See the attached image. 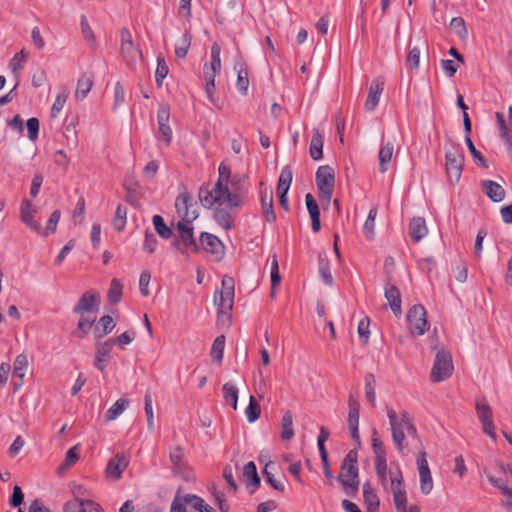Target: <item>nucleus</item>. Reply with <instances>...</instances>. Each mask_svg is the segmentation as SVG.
<instances>
[{"label": "nucleus", "mask_w": 512, "mask_h": 512, "mask_svg": "<svg viewBox=\"0 0 512 512\" xmlns=\"http://www.w3.org/2000/svg\"><path fill=\"white\" fill-rule=\"evenodd\" d=\"M246 177L243 175H233L229 183L221 186L220 183L203 185L199 189L198 197L205 208H211L214 205L222 206L227 204L229 209L239 208L246 195Z\"/></svg>", "instance_id": "nucleus-1"}, {"label": "nucleus", "mask_w": 512, "mask_h": 512, "mask_svg": "<svg viewBox=\"0 0 512 512\" xmlns=\"http://www.w3.org/2000/svg\"><path fill=\"white\" fill-rule=\"evenodd\" d=\"M358 453L356 450H350L343 459L338 479L348 495L357 492L358 481Z\"/></svg>", "instance_id": "nucleus-2"}, {"label": "nucleus", "mask_w": 512, "mask_h": 512, "mask_svg": "<svg viewBox=\"0 0 512 512\" xmlns=\"http://www.w3.org/2000/svg\"><path fill=\"white\" fill-rule=\"evenodd\" d=\"M446 174L450 183H458L464 166V153L459 145L452 146L445 153Z\"/></svg>", "instance_id": "nucleus-3"}, {"label": "nucleus", "mask_w": 512, "mask_h": 512, "mask_svg": "<svg viewBox=\"0 0 512 512\" xmlns=\"http://www.w3.org/2000/svg\"><path fill=\"white\" fill-rule=\"evenodd\" d=\"M315 180L320 200L329 204L335 185V174L333 168L329 165L320 166L316 171Z\"/></svg>", "instance_id": "nucleus-4"}, {"label": "nucleus", "mask_w": 512, "mask_h": 512, "mask_svg": "<svg viewBox=\"0 0 512 512\" xmlns=\"http://www.w3.org/2000/svg\"><path fill=\"white\" fill-rule=\"evenodd\" d=\"M72 492L75 497L64 505V512H104L98 503L83 498L87 494L83 486H75Z\"/></svg>", "instance_id": "nucleus-5"}, {"label": "nucleus", "mask_w": 512, "mask_h": 512, "mask_svg": "<svg viewBox=\"0 0 512 512\" xmlns=\"http://www.w3.org/2000/svg\"><path fill=\"white\" fill-rule=\"evenodd\" d=\"M179 236L173 241L172 245L176 247L181 254L189 252H198L199 245L193 234L192 223H177Z\"/></svg>", "instance_id": "nucleus-6"}, {"label": "nucleus", "mask_w": 512, "mask_h": 512, "mask_svg": "<svg viewBox=\"0 0 512 512\" xmlns=\"http://www.w3.org/2000/svg\"><path fill=\"white\" fill-rule=\"evenodd\" d=\"M454 370L452 356L448 351L439 350L436 353L434 365L431 370L430 378L432 382H441L448 379Z\"/></svg>", "instance_id": "nucleus-7"}, {"label": "nucleus", "mask_w": 512, "mask_h": 512, "mask_svg": "<svg viewBox=\"0 0 512 512\" xmlns=\"http://www.w3.org/2000/svg\"><path fill=\"white\" fill-rule=\"evenodd\" d=\"M390 489L393 494V501L397 511H405L407 504L406 490L403 483V475L399 465L396 468L390 469Z\"/></svg>", "instance_id": "nucleus-8"}, {"label": "nucleus", "mask_w": 512, "mask_h": 512, "mask_svg": "<svg viewBox=\"0 0 512 512\" xmlns=\"http://www.w3.org/2000/svg\"><path fill=\"white\" fill-rule=\"evenodd\" d=\"M222 289L215 292L214 302L218 306L219 313H225L233 308L235 284L234 279L224 276L221 281Z\"/></svg>", "instance_id": "nucleus-9"}, {"label": "nucleus", "mask_w": 512, "mask_h": 512, "mask_svg": "<svg viewBox=\"0 0 512 512\" xmlns=\"http://www.w3.org/2000/svg\"><path fill=\"white\" fill-rule=\"evenodd\" d=\"M175 208L178 216L181 218L178 223H192L198 217L194 199L186 190L177 196Z\"/></svg>", "instance_id": "nucleus-10"}, {"label": "nucleus", "mask_w": 512, "mask_h": 512, "mask_svg": "<svg viewBox=\"0 0 512 512\" xmlns=\"http://www.w3.org/2000/svg\"><path fill=\"white\" fill-rule=\"evenodd\" d=\"M408 329L412 335H423L428 326L426 311L420 304L413 305L406 316Z\"/></svg>", "instance_id": "nucleus-11"}, {"label": "nucleus", "mask_w": 512, "mask_h": 512, "mask_svg": "<svg viewBox=\"0 0 512 512\" xmlns=\"http://www.w3.org/2000/svg\"><path fill=\"white\" fill-rule=\"evenodd\" d=\"M121 37V54L127 65H133L142 57L141 50L134 44L131 32L127 28H122Z\"/></svg>", "instance_id": "nucleus-12"}, {"label": "nucleus", "mask_w": 512, "mask_h": 512, "mask_svg": "<svg viewBox=\"0 0 512 512\" xmlns=\"http://www.w3.org/2000/svg\"><path fill=\"white\" fill-rule=\"evenodd\" d=\"M476 411L482 423L483 431L493 440L496 439L495 426L493 423V412L490 405L484 400L476 401Z\"/></svg>", "instance_id": "nucleus-13"}, {"label": "nucleus", "mask_w": 512, "mask_h": 512, "mask_svg": "<svg viewBox=\"0 0 512 512\" xmlns=\"http://www.w3.org/2000/svg\"><path fill=\"white\" fill-rule=\"evenodd\" d=\"M349 412H348V429L351 438L354 440L357 446H360L361 439L359 434V412L360 404L352 396L349 397L348 401Z\"/></svg>", "instance_id": "nucleus-14"}, {"label": "nucleus", "mask_w": 512, "mask_h": 512, "mask_svg": "<svg viewBox=\"0 0 512 512\" xmlns=\"http://www.w3.org/2000/svg\"><path fill=\"white\" fill-rule=\"evenodd\" d=\"M417 466L419 470L420 477V490L423 494H429L433 489V480L430 472V468L428 465V461L426 459V452L421 451L417 458Z\"/></svg>", "instance_id": "nucleus-15"}, {"label": "nucleus", "mask_w": 512, "mask_h": 512, "mask_svg": "<svg viewBox=\"0 0 512 512\" xmlns=\"http://www.w3.org/2000/svg\"><path fill=\"white\" fill-rule=\"evenodd\" d=\"M37 213L36 206L28 199H23L20 206V219L32 231H40V222L35 220Z\"/></svg>", "instance_id": "nucleus-16"}, {"label": "nucleus", "mask_w": 512, "mask_h": 512, "mask_svg": "<svg viewBox=\"0 0 512 512\" xmlns=\"http://www.w3.org/2000/svg\"><path fill=\"white\" fill-rule=\"evenodd\" d=\"M384 84V79L381 77H377L372 80L369 86L367 99L364 105L366 111L373 112L375 110L379 103L381 94L383 93Z\"/></svg>", "instance_id": "nucleus-17"}, {"label": "nucleus", "mask_w": 512, "mask_h": 512, "mask_svg": "<svg viewBox=\"0 0 512 512\" xmlns=\"http://www.w3.org/2000/svg\"><path fill=\"white\" fill-rule=\"evenodd\" d=\"M112 348L113 341L109 339L96 343L94 366L101 372L105 371L106 365L110 361Z\"/></svg>", "instance_id": "nucleus-18"}, {"label": "nucleus", "mask_w": 512, "mask_h": 512, "mask_svg": "<svg viewBox=\"0 0 512 512\" xmlns=\"http://www.w3.org/2000/svg\"><path fill=\"white\" fill-rule=\"evenodd\" d=\"M99 297L93 291H86L74 306L73 312L76 314H84L97 310L99 306Z\"/></svg>", "instance_id": "nucleus-19"}, {"label": "nucleus", "mask_w": 512, "mask_h": 512, "mask_svg": "<svg viewBox=\"0 0 512 512\" xmlns=\"http://www.w3.org/2000/svg\"><path fill=\"white\" fill-rule=\"evenodd\" d=\"M129 459L123 453H117L106 467V475L108 478L118 480L121 478L123 471L127 468Z\"/></svg>", "instance_id": "nucleus-20"}, {"label": "nucleus", "mask_w": 512, "mask_h": 512, "mask_svg": "<svg viewBox=\"0 0 512 512\" xmlns=\"http://www.w3.org/2000/svg\"><path fill=\"white\" fill-rule=\"evenodd\" d=\"M169 458L172 463L173 473L183 478H187L189 474L188 465L185 460L182 448L180 446H176L174 449H172L170 451Z\"/></svg>", "instance_id": "nucleus-21"}, {"label": "nucleus", "mask_w": 512, "mask_h": 512, "mask_svg": "<svg viewBox=\"0 0 512 512\" xmlns=\"http://www.w3.org/2000/svg\"><path fill=\"white\" fill-rule=\"evenodd\" d=\"M28 368V359L25 354H19L13 365L12 383L15 390L23 386V379Z\"/></svg>", "instance_id": "nucleus-22"}, {"label": "nucleus", "mask_w": 512, "mask_h": 512, "mask_svg": "<svg viewBox=\"0 0 512 512\" xmlns=\"http://www.w3.org/2000/svg\"><path fill=\"white\" fill-rule=\"evenodd\" d=\"M495 116L497 119L500 136L503 139L507 150L510 153H512V135H511V133H512V105L509 106V109H508V118H509V122H510V127H508L506 125L504 115L501 112H496Z\"/></svg>", "instance_id": "nucleus-23"}, {"label": "nucleus", "mask_w": 512, "mask_h": 512, "mask_svg": "<svg viewBox=\"0 0 512 512\" xmlns=\"http://www.w3.org/2000/svg\"><path fill=\"white\" fill-rule=\"evenodd\" d=\"M385 298L395 316H400L401 309V294L399 289L392 283L388 282L385 285Z\"/></svg>", "instance_id": "nucleus-24"}, {"label": "nucleus", "mask_w": 512, "mask_h": 512, "mask_svg": "<svg viewBox=\"0 0 512 512\" xmlns=\"http://www.w3.org/2000/svg\"><path fill=\"white\" fill-rule=\"evenodd\" d=\"M409 235L414 243L420 242L428 234L426 221L423 217H414L409 223Z\"/></svg>", "instance_id": "nucleus-25"}, {"label": "nucleus", "mask_w": 512, "mask_h": 512, "mask_svg": "<svg viewBox=\"0 0 512 512\" xmlns=\"http://www.w3.org/2000/svg\"><path fill=\"white\" fill-rule=\"evenodd\" d=\"M199 240L200 245L206 252L215 255H220L222 253L223 244L217 236L207 232H202Z\"/></svg>", "instance_id": "nucleus-26"}, {"label": "nucleus", "mask_w": 512, "mask_h": 512, "mask_svg": "<svg viewBox=\"0 0 512 512\" xmlns=\"http://www.w3.org/2000/svg\"><path fill=\"white\" fill-rule=\"evenodd\" d=\"M482 189L487 197L493 202H501L504 200L506 192L504 188L493 180H483Z\"/></svg>", "instance_id": "nucleus-27"}, {"label": "nucleus", "mask_w": 512, "mask_h": 512, "mask_svg": "<svg viewBox=\"0 0 512 512\" xmlns=\"http://www.w3.org/2000/svg\"><path fill=\"white\" fill-rule=\"evenodd\" d=\"M306 207L312 221V230L318 232L321 228L320 210L312 194L308 193L305 196Z\"/></svg>", "instance_id": "nucleus-28"}, {"label": "nucleus", "mask_w": 512, "mask_h": 512, "mask_svg": "<svg viewBox=\"0 0 512 512\" xmlns=\"http://www.w3.org/2000/svg\"><path fill=\"white\" fill-rule=\"evenodd\" d=\"M231 209L222 208L221 206L217 205V207L214 210L213 218L217 222L219 226L224 228L225 230L232 229L234 225V216L230 212Z\"/></svg>", "instance_id": "nucleus-29"}, {"label": "nucleus", "mask_w": 512, "mask_h": 512, "mask_svg": "<svg viewBox=\"0 0 512 512\" xmlns=\"http://www.w3.org/2000/svg\"><path fill=\"white\" fill-rule=\"evenodd\" d=\"M94 84V77L92 74L85 73L80 76L77 81V86L75 90V98L77 100H83L86 98L88 93Z\"/></svg>", "instance_id": "nucleus-30"}, {"label": "nucleus", "mask_w": 512, "mask_h": 512, "mask_svg": "<svg viewBox=\"0 0 512 512\" xmlns=\"http://www.w3.org/2000/svg\"><path fill=\"white\" fill-rule=\"evenodd\" d=\"M363 497L368 512H377L380 506L376 491L369 482L363 484Z\"/></svg>", "instance_id": "nucleus-31"}, {"label": "nucleus", "mask_w": 512, "mask_h": 512, "mask_svg": "<svg viewBox=\"0 0 512 512\" xmlns=\"http://www.w3.org/2000/svg\"><path fill=\"white\" fill-rule=\"evenodd\" d=\"M115 328V322L110 315L102 316L94 327V337L101 339Z\"/></svg>", "instance_id": "nucleus-32"}, {"label": "nucleus", "mask_w": 512, "mask_h": 512, "mask_svg": "<svg viewBox=\"0 0 512 512\" xmlns=\"http://www.w3.org/2000/svg\"><path fill=\"white\" fill-rule=\"evenodd\" d=\"M309 153L313 160H320L323 157V135L318 129L313 130Z\"/></svg>", "instance_id": "nucleus-33"}, {"label": "nucleus", "mask_w": 512, "mask_h": 512, "mask_svg": "<svg viewBox=\"0 0 512 512\" xmlns=\"http://www.w3.org/2000/svg\"><path fill=\"white\" fill-rule=\"evenodd\" d=\"M393 151L394 146L390 142H387L386 144L381 146L378 154L379 171L381 173H385L389 169V164L392 159Z\"/></svg>", "instance_id": "nucleus-34"}, {"label": "nucleus", "mask_w": 512, "mask_h": 512, "mask_svg": "<svg viewBox=\"0 0 512 512\" xmlns=\"http://www.w3.org/2000/svg\"><path fill=\"white\" fill-rule=\"evenodd\" d=\"M220 46L218 44H213L211 47V63L210 65L205 64L203 67V75L206 73L214 72V76L221 70V59H220Z\"/></svg>", "instance_id": "nucleus-35"}, {"label": "nucleus", "mask_w": 512, "mask_h": 512, "mask_svg": "<svg viewBox=\"0 0 512 512\" xmlns=\"http://www.w3.org/2000/svg\"><path fill=\"white\" fill-rule=\"evenodd\" d=\"M294 435L293 415L291 411L287 410L282 416L280 437L283 441H289Z\"/></svg>", "instance_id": "nucleus-36"}, {"label": "nucleus", "mask_w": 512, "mask_h": 512, "mask_svg": "<svg viewBox=\"0 0 512 512\" xmlns=\"http://www.w3.org/2000/svg\"><path fill=\"white\" fill-rule=\"evenodd\" d=\"M293 172L290 166L282 168L278 183H277V194H287L292 182Z\"/></svg>", "instance_id": "nucleus-37"}, {"label": "nucleus", "mask_w": 512, "mask_h": 512, "mask_svg": "<svg viewBox=\"0 0 512 512\" xmlns=\"http://www.w3.org/2000/svg\"><path fill=\"white\" fill-rule=\"evenodd\" d=\"M261 207L265 218L268 222H274L276 220V214L273 208V197L272 193L262 192L261 193Z\"/></svg>", "instance_id": "nucleus-38"}, {"label": "nucleus", "mask_w": 512, "mask_h": 512, "mask_svg": "<svg viewBox=\"0 0 512 512\" xmlns=\"http://www.w3.org/2000/svg\"><path fill=\"white\" fill-rule=\"evenodd\" d=\"M60 218V210L53 211L46 223V226L42 227V225L40 224V231L37 234L44 237L54 234L56 232Z\"/></svg>", "instance_id": "nucleus-39"}, {"label": "nucleus", "mask_w": 512, "mask_h": 512, "mask_svg": "<svg viewBox=\"0 0 512 512\" xmlns=\"http://www.w3.org/2000/svg\"><path fill=\"white\" fill-rule=\"evenodd\" d=\"M378 214L377 207H372L369 210L367 219L363 225V234L368 240H373L375 237V219Z\"/></svg>", "instance_id": "nucleus-40"}, {"label": "nucleus", "mask_w": 512, "mask_h": 512, "mask_svg": "<svg viewBox=\"0 0 512 512\" xmlns=\"http://www.w3.org/2000/svg\"><path fill=\"white\" fill-rule=\"evenodd\" d=\"M129 402L124 399H118L107 411L105 414L106 421L116 420L128 407Z\"/></svg>", "instance_id": "nucleus-41"}, {"label": "nucleus", "mask_w": 512, "mask_h": 512, "mask_svg": "<svg viewBox=\"0 0 512 512\" xmlns=\"http://www.w3.org/2000/svg\"><path fill=\"white\" fill-rule=\"evenodd\" d=\"M372 449L375 455L374 462L387 461L383 442L378 436L376 429H373L372 432Z\"/></svg>", "instance_id": "nucleus-42"}, {"label": "nucleus", "mask_w": 512, "mask_h": 512, "mask_svg": "<svg viewBox=\"0 0 512 512\" xmlns=\"http://www.w3.org/2000/svg\"><path fill=\"white\" fill-rule=\"evenodd\" d=\"M222 393L224 400L229 403L234 410L237 409L238 402V389L237 387L231 383L227 382L222 387Z\"/></svg>", "instance_id": "nucleus-43"}, {"label": "nucleus", "mask_w": 512, "mask_h": 512, "mask_svg": "<svg viewBox=\"0 0 512 512\" xmlns=\"http://www.w3.org/2000/svg\"><path fill=\"white\" fill-rule=\"evenodd\" d=\"M376 379L372 373H367L365 375V396L366 399L370 402L372 407L376 406Z\"/></svg>", "instance_id": "nucleus-44"}, {"label": "nucleus", "mask_w": 512, "mask_h": 512, "mask_svg": "<svg viewBox=\"0 0 512 512\" xmlns=\"http://www.w3.org/2000/svg\"><path fill=\"white\" fill-rule=\"evenodd\" d=\"M183 501L191 504L199 512H215L210 505L206 504L202 498L196 495L187 494L183 497Z\"/></svg>", "instance_id": "nucleus-45"}, {"label": "nucleus", "mask_w": 512, "mask_h": 512, "mask_svg": "<svg viewBox=\"0 0 512 512\" xmlns=\"http://www.w3.org/2000/svg\"><path fill=\"white\" fill-rule=\"evenodd\" d=\"M224 349H225V336L224 335L217 336L212 344V348H211V352H210L212 360L217 361L218 363H221V361L223 359Z\"/></svg>", "instance_id": "nucleus-46"}, {"label": "nucleus", "mask_w": 512, "mask_h": 512, "mask_svg": "<svg viewBox=\"0 0 512 512\" xmlns=\"http://www.w3.org/2000/svg\"><path fill=\"white\" fill-rule=\"evenodd\" d=\"M152 220L153 225L155 227V231L161 238L166 240L171 238L173 234L172 229L166 225L162 216L154 215Z\"/></svg>", "instance_id": "nucleus-47"}, {"label": "nucleus", "mask_w": 512, "mask_h": 512, "mask_svg": "<svg viewBox=\"0 0 512 512\" xmlns=\"http://www.w3.org/2000/svg\"><path fill=\"white\" fill-rule=\"evenodd\" d=\"M319 273L323 282L327 285L333 284V277L330 271V263L326 256H319L318 259Z\"/></svg>", "instance_id": "nucleus-48"}, {"label": "nucleus", "mask_w": 512, "mask_h": 512, "mask_svg": "<svg viewBox=\"0 0 512 512\" xmlns=\"http://www.w3.org/2000/svg\"><path fill=\"white\" fill-rule=\"evenodd\" d=\"M465 142H466V145L468 147V150L469 152L471 153L473 159H474V162L476 163V165L478 166H481V167H484V168H488V162L487 160L484 158V156L476 149V147L474 146L473 142H472V139L470 136L468 135H465Z\"/></svg>", "instance_id": "nucleus-49"}, {"label": "nucleus", "mask_w": 512, "mask_h": 512, "mask_svg": "<svg viewBox=\"0 0 512 512\" xmlns=\"http://www.w3.org/2000/svg\"><path fill=\"white\" fill-rule=\"evenodd\" d=\"M122 289L123 286L118 279H113L110 283V287L108 290V300L112 304H117L122 297Z\"/></svg>", "instance_id": "nucleus-50"}, {"label": "nucleus", "mask_w": 512, "mask_h": 512, "mask_svg": "<svg viewBox=\"0 0 512 512\" xmlns=\"http://www.w3.org/2000/svg\"><path fill=\"white\" fill-rule=\"evenodd\" d=\"M94 323V319H89L82 316L77 324V329L73 332V335L77 338L83 339L91 330Z\"/></svg>", "instance_id": "nucleus-51"}, {"label": "nucleus", "mask_w": 512, "mask_h": 512, "mask_svg": "<svg viewBox=\"0 0 512 512\" xmlns=\"http://www.w3.org/2000/svg\"><path fill=\"white\" fill-rule=\"evenodd\" d=\"M169 73L168 65L162 56L157 57V67L155 71V81L158 87L162 86L163 80Z\"/></svg>", "instance_id": "nucleus-52"}, {"label": "nucleus", "mask_w": 512, "mask_h": 512, "mask_svg": "<svg viewBox=\"0 0 512 512\" xmlns=\"http://www.w3.org/2000/svg\"><path fill=\"white\" fill-rule=\"evenodd\" d=\"M261 414V407L253 396H250L249 404L245 409V415L250 423L255 422Z\"/></svg>", "instance_id": "nucleus-53"}, {"label": "nucleus", "mask_w": 512, "mask_h": 512, "mask_svg": "<svg viewBox=\"0 0 512 512\" xmlns=\"http://www.w3.org/2000/svg\"><path fill=\"white\" fill-rule=\"evenodd\" d=\"M67 98H68V92L66 90H63L57 94V96L54 100V103L51 107V111H50V116L52 118L58 117V115L62 111V109L67 101Z\"/></svg>", "instance_id": "nucleus-54"}, {"label": "nucleus", "mask_w": 512, "mask_h": 512, "mask_svg": "<svg viewBox=\"0 0 512 512\" xmlns=\"http://www.w3.org/2000/svg\"><path fill=\"white\" fill-rule=\"evenodd\" d=\"M127 209L119 204L116 208L115 216L113 218V225L116 230L122 231L126 225Z\"/></svg>", "instance_id": "nucleus-55"}, {"label": "nucleus", "mask_w": 512, "mask_h": 512, "mask_svg": "<svg viewBox=\"0 0 512 512\" xmlns=\"http://www.w3.org/2000/svg\"><path fill=\"white\" fill-rule=\"evenodd\" d=\"M375 472L380 481L381 486L385 491L388 490V479H387V461L374 462Z\"/></svg>", "instance_id": "nucleus-56"}, {"label": "nucleus", "mask_w": 512, "mask_h": 512, "mask_svg": "<svg viewBox=\"0 0 512 512\" xmlns=\"http://www.w3.org/2000/svg\"><path fill=\"white\" fill-rule=\"evenodd\" d=\"M191 45V36L185 33L175 46V54L178 58H185Z\"/></svg>", "instance_id": "nucleus-57"}, {"label": "nucleus", "mask_w": 512, "mask_h": 512, "mask_svg": "<svg viewBox=\"0 0 512 512\" xmlns=\"http://www.w3.org/2000/svg\"><path fill=\"white\" fill-rule=\"evenodd\" d=\"M271 465L272 462H268L263 469L265 481L269 485H271V487H273L275 490L283 492L285 489L284 483L282 481L275 479L274 475L268 470Z\"/></svg>", "instance_id": "nucleus-58"}, {"label": "nucleus", "mask_w": 512, "mask_h": 512, "mask_svg": "<svg viewBox=\"0 0 512 512\" xmlns=\"http://www.w3.org/2000/svg\"><path fill=\"white\" fill-rule=\"evenodd\" d=\"M144 409L147 417V426L149 431L154 430V415H153V407H152V396L150 392H146L144 397Z\"/></svg>", "instance_id": "nucleus-59"}, {"label": "nucleus", "mask_w": 512, "mask_h": 512, "mask_svg": "<svg viewBox=\"0 0 512 512\" xmlns=\"http://www.w3.org/2000/svg\"><path fill=\"white\" fill-rule=\"evenodd\" d=\"M236 86L238 91L246 95L249 87V79H248V72L246 69H240L237 73V82Z\"/></svg>", "instance_id": "nucleus-60"}, {"label": "nucleus", "mask_w": 512, "mask_h": 512, "mask_svg": "<svg viewBox=\"0 0 512 512\" xmlns=\"http://www.w3.org/2000/svg\"><path fill=\"white\" fill-rule=\"evenodd\" d=\"M136 336L135 331H126L116 338H109L113 341V345L117 344L120 349H123L126 345L130 344Z\"/></svg>", "instance_id": "nucleus-61"}, {"label": "nucleus", "mask_w": 512, "mask_h": 512, "mask_svg": "<svg viewBox=\"0 0 512 512\" xmlns=\"http://www.w3.org/2000/svg\"><path fill=\"white\" fill-rule=\"evenodd\" d=\"M450 27L452 30L455 31V33L461 37L464 38L467 36V28L465 21L462 17H454L452 18L450 22Z\"/></svg>", "instance_id": "nucleus-62"}, {"label": "nucleus", "mask_w": 512, "mask_h": 512, "mask_svg": "<svg viewBox=\"0 0 512 512\" xmlns=\"http://www.w3.org/2000/svg\"><path fill=\"white\" fill-rule=\"evenodd\" d=\"M369 318L365 317L361 319L358 323V335L363 344H367L369 340L370 330H369Z\"/></svg>", "instance_id": "nucleus-63"}, {"label": "nucleus", "mask_w": 512, "mask_h": 512, "mask_svg": "<svg viewBox=\"0 0 512 512\" xmlns=\"http://www.w3.org/2000/svg\"><path fill=\"white\" fill-rule=\"evenodd\" d=\"M257 468L253 461H249L243 466L242 469V480L245 485L251 481L255 476H257Z\"/></svg>", "instance_id": "nucleus-64"}]
</instances>
